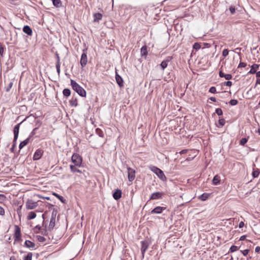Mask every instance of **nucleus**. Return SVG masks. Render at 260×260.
Listing matches in <instances>:
<instances>
[{
	"instance_id": "1",
	"label": "nucleus",
	"mask_w": 260,
	"mask_h": 260,
	"mask_svg": "<svg viewBox=\"0 0 260 260\" xmlns=\"http://www.w3.org/2000/svg\"><path fill=\"white\" fill-rule=\"evenodd\" d=\"M71 85L73 89L76 91L79 95L82 97H85L86 95V92L85 89L82 87L79 84L75 81L71 79Z\"/></svg>"
},
{
	"instance_id": "2",
	"label": "nucleus",
	"mask_w": 260,
	"mask_h": 260,
	"mask_svg": "<svg viewBox=\"0 0 260 260\" xmlns=\"http://www.w3.org/2000/svg\"><path fill=\"white\" fill-rule=\"evenodd\" d=\"M148 168L152 172L155 173L160 180L163 181H166L167 177L161 170L152 165L149 166Z\"/></svg>"
},
{
	"instance_id": "3",
	"label": "nucleus",
	"mask_w": 260,
	"mask_h": 260,
	"mask_svg": "<svg viewBox=\"0 0 260 260\" xmlns=\"http://www.w3.org/2000/svg\"><path fill=\"white\" fill-rule=\"evenodd\" d=\"M71 159L72 162L74 164V166L80 167L82 162V157L79 154L77 153H74L72 156Z\"/></svg>"
},
{
	"instance_id": "4",
	"label": "nucleus",
	"mask_w": 260,
	"mask_h": 260,
	"mask_svg": "<svg viewBox=\"0 0 260 260\" xmlns=\"http://www.w3.org/2000/svg\"><path fill=\"white\" fill-rule=\"evenodd\" d=\"M14 241L15 242H20L22 241L21 229L18 225H15V233H14Z\"/></svg>"
},
{
	"instance_id": "5",
	"label": "nucleus",
	"mask_w": 260,
	"mask_h": 260,
	"mask_svg": "<svg viewBox=\"0 0 260 260\" xmlns=\"http://www.w3.org/2000/svg\"><path fill=\"white\" fill-rule=\"evenodd\" d=\"M23 121L24 120H23L20 123L16 124L14 127V129H13L14 139L13 140L14 141V145H16V141L18 138L20 126Z\"/></svg>"
},
{
	"instance_id": "6",
	"label": "nucleus",
	"mask_w": 260,
	"mask_h": 260,
	"mask_svg": "<svg viewBox=\"0 0 260 260\" xmlns=\"http://www.w3.org/2000/svg\"><path fill=\"white\" fill-rule=\"evenodd\" d=\"M26 208L28 210H32L35 209L38 206V203L33 201L32 200H28L26 202Z\"/></svg>"
},
{
	"instance_id": "7",
	"label": "nucleus",
	"mask_w": 260,
	"mask_h": 260,
	"mask_svg": "<svg viewBox=\"0 0 260 260\" xmlns=\"http://www.w3.org/2000/svg\"><path fill=\"white\" fill-rule=\"evenodd\" d=\"M128 179L130 182H132L135 178V170L133 169L127 167Z\"/></svg>"
},
{
	"instance_id": "8",
	"label": "nucleus",
	"mask_w": 260,
	"mask_h": 260,
	"mask_svg": "<svg viewBox=\"0 0 260 260\" xmlns=\"http://www.w3.org/2000/svg\"><path fill=\"white\" fill-rule=\"evenodd\" d=\"M85 51V49L83 50V52L81 55L80 59V64L82 68L85 67L87 63V56Z\"/></svg>"
},
{
	"instance_id": "9",
	"label": "nucleus",
	"mask_w": 260,
	"mask_h": 260,
	"mask_svg": "<svg viewBox=\"0 0 260 260\" xmlns=\"http://www.w3.org/2000/svg\"><path fill=\"white\" fill-rule=\"evenodd\" d=\"M166 209V207L157 206L155 208H154L150 212V213L152 214H160L163 212V211L165 210Z\"/></svg>"
},
{
	"instance_id": "10",
	"label": "nucleus",
	"mask_w": 260,
	"mask_h": 260,
	"mask_svg": "<svg viewBox=\"0 0 260 260\" xmlns=\"http://www.w3.org/2000/svg\"><path fill=\"white\" fill-rule=\"evenodd\" d=\"M43 151L41 149H38L35 152L33 156V159L37 160L40 159L42 156Z\"/></svg>"
},
{
	"instance_id": "11",
	"label": "nucleus",
	"mask_w": 260,
	"mask_h": 260,
	"mask_svg": "<svg viewBox=\"0 0 260 260\" xmlns=\"http://www.w3.org/2000/svg\"><path fill=\"white\" fill-rule=\"evenodd\" d=\"M141 251L142 256H143V257H144L145 252L147 250L149 244H148V242L146 241H141Z\"/></svg>"
},
{
	"instance_id": "12",
	"label": "nucleus",
	"mask_w": 260,
	"mask_h": 260,
	"mask_svg": "<svg viewBox=\"0 0 260 260\" xmlns=\"http://www.w3.org/2000/svg\"><path fill=\"white\" fill-rule=\"evenodd\" d=\"M163 192H155L151 194L150 200H158L162 199Z\"/></svg>"
},
{
	"instance_id": "13",
	"label": "nucleus",
	"mask_w": 260,
	"mask_h": 260,
	"mask_svg": "<svg viewBox=\"0 0 260 260\" xmlns=\"http://www.w3.org/2000/svg\"><path fill=\"white\" fill-rule=\"evenodd\" d=\"M172 56H168L167 59L165 60H163L160 64V68L162 70H164L168 66V62H170L172 59Z\"/></svg>"
},
{
	"instance_id": "14",
	"label": "nucleus",
	"mask_w": 260,
	"mask_h": 260,
	"mask_svg": "<svg viewBox=\"0 0 260 260\" xmlns=\"http://www.w3.org/2000/svg\"><path fill=\"white\" fill-rule=\"evenodd\" d=\"M122 192L120 189H117L113 193V197L115 200H118L121 198Z\"/></svg>"
},
{
	"instance_id": "15",
	"label": "nucleus",
	"mask_w": 260,
	"mask_h": 260,
	"mask_svg": "<svg viewBox=\"0 0 260 260\" xmlns=\"http://www.w3.org/2000/svg\"><path fill=\"white\" fill-rule=\"evenodd\" d=\"M23 31L28 36H31L32 35V30L31 27L28 25H24L23 28Z\"/></svg>"
},
{
	"instance_id": "16",
	"label": "nucleus",
	"mask_w": 260,
	"mask_h": 260,
	"mask_svg": "<svg viewBox=\"0 0 260 260\" xmlns=\"http://www.w3.org/2000/svg\"><path fill=\"white\" fill-rule=\"evenodd\" d=\"M115 79L117 84L119 87H122L123 86V81L122 77L119 75L117 73H116Z\"/></svg>"
},
{
	"instance_id": "17",
	"label": "nucleus",
	"mask_w": 260,
	"mask_h": 260,
	"mask_svg": "<svg viewBox=\"0 0 260 260\" xmlns=\"http://www.w3.org/2000/svg\"><path fill=\"white\" fill-rule=\"evenodd\" d=\"M219 76L221 78H224L227 80H229L232 78L231 74H225L221 70L219 72Z\"/></svg>"
},
{
	"instance_id": "18",
	"label": "nucleus",
	"mask_w": 260,
	"mask_h": 260,
	"mask_svg": "<svg viewBox=\"0 0 260 260\" xmlns=\"http://www.w3.org/2000/svg\"><path fill=\"white\" fill-rule=\"evenodd\" d=\"M24 246L28 248H35L36 245L34 243L29 240H26Z\"/></svg>"
},
{
	"instance_id": "19",
	"label": "nucleus",
	"mask_w": 260,
	"mask_h": 260,
	"mask_svg": "<svg viewBox=\"0 0 260 260\" xmlns=\"http://www.w3.org/2000/svg\"><path fill=\"white\" fill-rule=\"evenodd\" d=\"M30 141H32L31 140H30V138H27L24 141H22L19 145V149H22L25 146H26L27 144H28V143Z\"/></svg>"
},
{
	"instance_id": "20",
	"label": "nucleus",
	"mask_w": 260,
	"mask_h": 260,
	"mask_svg": "<svg viewBox=\"0 0 260 260\" xmlns=\"http://www.w3.org/2000/svg\"><path fill=\"white\" fill-rule=\"evenodd\" d=\"M259 67V64H253L251 67L250 70L248 72V74H255L257 70L258 69Z\"/></svg>"
},
{
	"instance_id": "21",
	"label": "nucleus",
	"mask_w": 260,
	"mask_h": 260,
	"mask_svg": "<svg viewBox=\"0 0 260 260\" xmlns=\"http://www.w3.org/2000/svg\"><path fill=\"white\" fill-rule=\"evenodd\" d=\"M103 15L100 13H96L93 14V22H99V20H101Z\"/></svg>"
},
{
	"instance_id": "22",
	"label": "nucleus",
	"mask_w": 260,
	"mask_h": 260,
	"mask_svg": "<svg viewBox=\"0 0 260 260\" xmlns=\"http://www.w3.org/2000/svg\"><path fill=\"white\" fill-rule=\"evenodd\" d=\"M220 181V177L219 175H216L213 178L212 184L217 185L219 184Z\"/></svg>"
},
{
	"instance_id": "23",
	"label": "nucleus",
	"mask_w": 260,
	"mask_h": 260,
	"mask_svg": "<svg viewBox=\"0 0 260 260\" xmlns=\"http://www.w3.org/2000/svg\"><path fill=\"white\" fill-rule=\"evenodd\" d=\"M147 54H148L147 47L146 45L143 46L141 48V55L142 57L145 56L146 57V56L147 55Z\"/></svg>"
},
{
	"instance_id": "24",
	"label": "nucleus",
	"mask_w": 260,
	"mask_h": 260,
	"mask_svg": "<svg viewBox=\"0 0 260 260\" xmlns=\"http://www.w3.org/2000/svg\"><path fill=\"white\" fill-rule=\"evenodd\" d=\"M209 196H210V193H203L202 194H201V196H200L199 197V199L202 201H205L208 199Z\"/></svg>"
},
{
	"instance_id": "25",
	"label": "nucleus",
	"mask_w": 260,
	"mask_h": 260,
	"mask_svg": "<svg viewBox=\"0 0 260 260\" xmlns=\"http://www.w3.org/2000/svg\"><path fill=\"white\" fill-rule=\"evenodd\" d=\"M55 225V219L51 218L49 225L48 226V230L51 231L53 229Z\"/></svg>"
},
{
	"instance_id": "26",
	"label": "nucleus",
	"mask_w": 260,
	"mask_h": 260,
	"mask_svg": "<svg viewBox=\"0 0 260 260\" xmlns=\"http://www.w3.org/2000/svg\"><path fill=\"white\" fill-rule=\"evenodd\" d=\"M70 105L72 107H77L78 106V101L76 98H73L70 101Z\"/></svg>"
},
{
	"instance_id": "27",
	"label": "nucleus",
	"mask_w": 260,
	"mask_h": 260,
	"mask_svg": "<svg viewBox=\"0 0 260 260\" xmlns=\"http://www.w3.org/2000/svg\"><path fill=\"white\" fill-rule=\"evenodd\" d=\"M76 166H74V165H70V169H71V171L73 173H76V172H78V173H81L82 172L81 171H80V170L78 169L77 168H76Z\"/></svg>"
},
{
	"instance_id": "28",
	"label": "nucleus",
	"mask_w": 260,
	"mask_h": 260,
	"mask_svg": "<svg viewBox=\"0 0 260 260\" xmlns=\"http://www.w3.org/2000/svg\"><path fill=\"white\" fill-rule=\"evenodd\" d=\"M36 217V214L35 212H29L27 216V220H31L35 218Z\"/></svg>"
},
{
	"instance_id": "29",
	"label": "nucleus",
	"mask_w": 260,
	"mask_h": 260,
	"mask_svg": "<svg viewBox=\"0 0 260 260\" xmlns=\"http://www.w3.org/2000/svg\"><path fill=\"white\" fill-rule=\"evenodd\" d=\"M54 6L59 8L61 6V2L60 0H52Z\"/></svg>"
},
{
	"instance_id": "30",
	"label": "nucleus",
	"mask_w": 260,
	"mask_h": 260,
	"mask_svg": "<svg viewBox=\"0 0 260 260\" xmlns=\"http://www.w3.org/2000/svg\"><path fill=\"white\" fill-rule=\"evenodd\" d=\"M62 93L66 97H68L71 95V90L69 88H65L63 90Z\"/></svg>"
},
{
	"instance_id": "31",
	"label": "nucleus",
	"mask_w": 260,
	"mask_h": 260,
	"mask_svg": "<svg viewBox=\"0 0 260 260\" xmlns=\"http://www.w3.org/2000/svg\"><path fill=\"white\" fill-rule=\"evenodd\" d=\"M95 133L100 137L103 138L104 137V132L99 128L95 129Z\"/></svg>"
},
{
	"instance_id": "32",
	"label": "nucleus",
	"mask_w": 260,
	"mask_h": 260,
	"mask_svg": "<svg viewBox=\"0 0 260 260\" xmlns=\"http://www.w3.org/2000/svg\"><path fill=\"white\" fill-rule=\"evenodd\" d=\"M259 171L258 169L253 170L252 172V175L253 178L257 177L259 174Z\"/></svg>"
},
{
	"instance_id": "33",
	"label": "nucleus",
	"mask_w": 260,
	"mask_h": 260,
	"mask_svg": "<svg viewBox=\"0 0 260 260\" xmlns=\"http://www.w3.org/2000/svg\"><path fill=\"white\" fill-rule=\"evenodd\" d=\"M225 120L223 118H220L219 120H218V124H219V126H218V127H222L224 124H225Z\"/></svg>"
},
{
	"instance_id": "34",
	"label": "nucleus",
	"mask_w": 260,
	"mask_h": 260,
	"mask_svg": "<svg viewBox=\"0 0 260 260\" xmlns=\"http://www.w3.org/2000/svg\"><path fill=\"white\" fill-rule=\"evenodd\" d=\"M248 138H243L240 141V145L242 146H244L248 141Z\"/></svg>"
},
{
	"instance_id": "35",
	"label": "nucleus",
	"mask_w": 260,
	"mask_h": 260,
	"mask_svg": "<svg viewBox=\"0 0 260 260\" xmlns=\"http://www.w3.org/2000/svg\"><path fill=\"white\" fill-rule=\"evenodd\" d=\"M53 194L57 197L62 203H64L65 200L63 197L59 195L56 193H53Z\"/></svg>"
},
{
	"instance_id": "36",
	"label": "nucleus",
	"mask_w": 260,
	"mask_h": 260,
	"mask_svg": "<svg viewBox=\"0 0 260 260\" xmlns=\"http://www.w3.org/2000/svg\"><path fill=\"white\" fill-rule=\"evenodd\" d=\"M239 249V247L235 245H232L229 250V252H234Z\"/></svg>"
},
{
	"instance_id": "37",
	"label": "nucleus",
	"mask_w": 260,
	"mask_h": 260,
	"mask_svg": "<svg viewBox=\"0 0 260 260\" xmlns=\"http://www.w3.org/2000/svg\"><path fill=\"white\" fill-rule=\"evenodd\" d=\"M38 127H36L35 128L33 129V130L32 131V132L30 133L29 136H28V138H30V140H31V141L33 140V139L32 138V137H33L34 135H35L36 134V131L38 129Z\"/></svg>"
},
{
	"instance_id": "38",
	"label": "nucleus",
	"mask_w": 260,
	"mask_h": 260,
	"mask_svg": "<svg viewBox=\"0 0 260 260\" xmlns=\"http://www.w3.org/2000/svg\"><path fill=\"white\" fill-rule=\"evenodd\" d=\"M32 254L31 252H29L27 255L25 256L23 258V260H31Z\"/></svg>"
},
{
	"instance_id": "39",
	"label": "nucleus",
	"mask_w": 260,
	"mask_h": 260,
	"mask_svg": "<svg viewBox=\"0 0 260 260\" xmlns=\"http://www.w3.org/2000/svg\"><path fill=\"white\" fill-rule=\"evenodd\" d=\"M57 213V210L55 209H53V210L52 211V214H51V218L55 219Z\"/></svg>"
},
{
	"instance_id": "40",
	"label": "nucleus",
	"mask_w": 260,
	"mask_h": 260,
	"mask_svg": "<svg viewBox=\"0 0 260 260\" xmlns=\"http://www.w3.org/2000/svg\"><path fill=\"white\" fill-rule=\"evenodd\" d=\"M37 238L38 241L40 242H43L46 241V239L42 236H37Z\"/></svg>"
},
{
	"instance_id": "41",
	"label": "nucleus",
	"mask_w": 260,
	"mask_h": 260,
	"mask_svg": "<svg viewBox=\"0 0 260 260\" xmlns=\"http://www.w3.org/2000/svg\"><path fill=\"white\" fill-rule=\"evenodd\" d=\"M201 47V45L198 43H195L193 45V48L196 50H199Z\"/></svg>"
},
{
	"instance_id": "42",
	"label": "nucleus",
	"mask_w": 260,
	"mask_h": 260,
	"mask_svg": "<svg viewBox=\"0 0 260 260\" xmlns=\"http://www.w3.org/2000/svg\"><path fill=\"white\" fill-rule=\"evenodd\" d=\"M215 112L218 116H221L223 114L222 110L220 108H216L215 109Z\"/></svg>"
},
{
	"instance_id": "43",
	"label": "nucleus",
	"mask_w": 260,
	"mask_h": 260,
	"mask_svg": "<svg viewBox=\"0 0 260 260\" xmlns=\"http://www.w3.org/2000/svg\"><path fill=\"white\" fill-rule=\"evenodd\" d=\"M13 83L12 82H10L9 84L8 85L7 87H6V91L9 92L10 90V89L12 88L13 86Z\"/></svg>"
},
{
	"instance_id": "44",
	"label": "nucleus",
	"mask_w": 260,
	"mask_h": 260,
	"mask_svg": "<svg viewBox=\"0 0 260 260\" xmlns=\"http://www.w3.org/2000/svg\"><path fill=\"white\" fill-rule=\"evenodd\" d=\"M238 101L237 100H235V99L231 100L229 102V103L231 106H235L238 104Z\"/></svg>"
},
{
	"instance_id": "45",
	"label": "nucleus",
	"mask_w": 260,
	"mask_h": 260,
	"mask_svg": "<svg viewBox=\"0 0 260 260\" xmlns=\"http://www.w3.org/2000/svg\"><path fill=\"white\" fill-rule=\"evenodd\" d=\"M229 10H230V11L232 15H233L235 14V11H236L235 6H230L229 8Z\"/></svg>"
},
{
	"instance_id": "46",
	"label": "nucleus",
	"mask_w": 260,
	"mask_h": 260,
	"mask_svg": "<svg viewBox=\"0 0 260 260\" xmlns=\"http://www.w3.org/2000/svg\"><path fill=\"white\" fill-rule=\"evenodd\" d=\"M56 69L58 75H59L60 73V64L56 63Z\"/></svg>"
},
{
	"instance_id": "47",
	"label": "nucleus",
	"mask_w": 260,
	"mask_h": 260,
	"mask_svg": "<svg viewBox=\"0 0 260 260\" xmlns=\"http://www.w3.org/2000/svg\"><path fill=\"white\" fill-rule=\"evenodd\" d=\"M4 51V48L2 44L0 43V55L3 57Z\"/></svg>"
},
{
	"instance_id": "48",
	"label": "nucleus",
	"mask_w": 260,
	"mask_h": 260,
	"mask_svg": "<svg viewBox=\"0 0 260 260\" xmlns=\"http://www.w3.org/2000/svg\"><path fill=\"white\" fill-rule=\"evenodd\" d=\"M209 91L212 93H215L216 92V89L214 86L210 88Z\"/></svg>"
},
{
	"instance_id": "49",
	"label": "nucleus",
	"mask_w": 260,
	"mask_h": 260,
	"mask_svg": "<svg viewBox=\"0 0 260 260\" xmlns=\"http://www.w3.org/2000/svg\"><path fill=\"white\" fill-rule=\"evenodd\" d=\"M229 50L227 49H225L222 51V54L224 57H226L229 54Z\"/></svg>"
},
{
	"instance_id": "50",
	"label": "nucleus",
	"mask_w": 260,
	"mask_h": 260,
	"mask_svg": "<svg viewBox=\"0 0 260 260\" xmlns=\"http://www.w3.org/2000/svg\"><path fill=\"white\" fill-rule=\"evenodd\" d=\"M41 229V226L39 225H36L34 228L35 232L38 233L39 231Z\"/></svg>"
},
{
	"instance_id": "51",
	"label": "nucleus",
	"mask_w": 260,
	"mask_h": 260,
	"mask_svg": "<svg viewBox=\"0 0 260 260\" xmlns=\"http://www.w3.org/2000/svg\"><path fill=\"white\" fill-rule=\"evenodd\" d=\"M246 66V63L243 62H240L238 68H244Z\"/></svg>"
},
{
	"instance_id": "52",
	"label": "nucleus",
	"mask_w": 260,
	"mask_h": 260,
	"mask_svg": "<svg viewBox=\"0 0 260 260\" xmlns=\"http://www.w3.org/2000/svg\"><path fill=\"white\" fill-rule=\"evenodd\" d=\"M249 251V249H245L243 251H241L244 256H246Z\"/></svg>"
},
{
	"instance_id": "53",
	"label": "nucleus",
	"mask_w": 260,
	"mask_h": 260,
	"mask_svg": "<svg viewBox=\"0 0 260 260\" xmlns=\"http://www.w3.org/2000/svg\"><path fill=\"white\" fill-rule=\"evenodd\" d=\"M224 85L230 87L232 85V82L231 81H228L224 83Z\"/></svg>"
},
{
	"instance_id": "54",
	"label": "nucleus",
	"mask_w": 260,
	"mask_h": 260,
	"mask_svg": "<svg viewBox=\"0 0 260 260\" xmlns=\"http://www.w3.org/2000/svg\"><path fill=\"white\" fill-rule=\"evenodd\" d=\"M5 214V210L4 209L0 206V215H4Z\"/></svg>"
},
{
	"instance_id": "55",
	"label": "nucleus",
	"mask_w": 260,
	"mask_h": 260,
	"mask_svg": "<svg viewBox=\"0 0 260 260\" xmlns=\"http://www.w3.org/2000/svg\"><path fill=\"white\" fill-rule=\"evenodd\" d=\"M56 58H57V61H56V63H59V64H60V57H59V56L58 54L56 53Z\"/></svg>"
},
{
	"instance_id": "56",
	"label": "nucleus",
	"mask_w": 260,
	"mask_h": 260,
	"mask_svg": "<svg viewBox=\"0 0 260 260\" xmlns=\"http://www.w3.org/2000/svg\"><path fill=\"white\" fill-rule=\"evenodd\" d=\"M244 225V223L243 221H241L240 222L239 224V228H242Z\"/></svg>"
},
{
	"instance_id": "57",
	"label": "nucleus",
	"mask_w": 260,
	"mask_h": 260,
	"mask_svg": "<svg viewBox=\"0 0 260 260\" xmlns=\"http://www.w3.org/2000/svg\"><path fill=\"white\" fill-rule=\"evenodd\" d=\"M255 251L256 253H259L260 252V247L259 246L256 247L255 249Z\"/></svg>"
},
{
	"instance_id": "58",
	"label": "nucleus",
	"mask_w": 260,
	"mask_h": 260,
	"mask_svg": "<svg viewBox=\"0 0 260 260\" xmlns=\"http://www.w3.org/2000/svg\"><path fill=\"white\" fill-rule=\"evenodd\" d=\"M246 238V235H243L242 236H241V237L240 238V241H243L244 240H245Z\"/></svg>"
},
{
	"instance_id": "59",
	"label": "nucleus",
	"mask_w": 260,
	"mask_h": 260,
	"mask_svg": "<svg viewBox=\"0 0 260 260\" xmlns=\"http://www.w3.org/2000/svg\"><path fill=\"white\" fill-rule=\"evenodd\" d=\"M211 101L213 102H216V98L215 97H211L209 99Z\"/></svg>"
},
{
	"instance_id": "60",
	"label": "nucleus",
	"mask_w": 260,
	"mask_h": 260,
	"mask_svg": "<svg viewBox=\"0 0 260 260\" xmlns=\"http://www.w3.org/2000/svg\"><path fill=\"white\" fill-rule=\"evenodd\" d=\"M255 74H256V77H257V78H260V71L256 72L255 73Z\"/></svg>"
},
{
	"instance_id": "61",
	"label": "nucleus",
	"mask_w": 260,
	"mask_h": 260,
	"mask_svg": "<svg viewBox=\"0 0 260 260\" xmlns=\"http://www.w3.org/2000/svg\"><path fill=\"white\" fill-rule=\"evenodd\" d=\"M260 84V78H257L256 80V85Z\"/></svg>"
},
{
	"instance_id": "62",
	"label": "nucleus",
	"mask_w": 260,
	"mask_h": 260,
	"mask_svg": "<svg viewBox=\"0 0 260 260\" xmlns=\"http://www.w3.org/2000/svg\"><path fill=\"white\" fill-rule=\"evenodd\" d=\"M10 260H17L16 258L14 256H12L10 257Z\"/></svg>"
},
{
	"instance_id": "63",
	"label": "nucleus",
	"mask_w": 260,
	"mask_h": 260,
	"mask_svg": "<svg viewBox=\"0 0 260 260\" xmlns=\"http://www.w3.org/2000/svg\"><path fill=\"white\" fill-rule=\"evenodd\" d=\"M15 145H14V141H13V145L12 146V148H11L12 151H13L14 148L15 147Z\"/></svg>"
},
{
	"instance_id": "64",
	"label": "nucleus",
	"mask_w": 260,
	"mask_h": 260,
	"mask_svg": "<svg viewBox=\"0 0 260 260\" xmlns=\"http://www.w3.org/2000/svg\"><path fill=\"white\" fill-rule=\"evenodd\" d=\"M42 218L43 219V223H44V220H45V215H44V214H42Z\"/></svg>"
}]
</instances>
